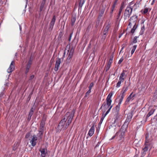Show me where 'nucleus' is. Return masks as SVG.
I'll return each instance as SVG.
<instances>
[{
    "label": "nucleus",
    "instance_id": "obj_1",
    "mask_svg": "<svg viewBox=\"0 0 157 157\" xmlns=\"http://www.w3.org/2000/svg\"><path fill=\"white\" fill-rule=\"evenodd\" d=\"M75 112L74 111L71 113L67 112L65 116V117L62 119L59 123L57 129L61 130L62 128L66 129L71 123L74 116Z\"/></svg>",
    "mask_w": 157,
    "mask_h": 157
},
{
    "label": "nucleus",
    "instance_id": "obj_2",
    "mask_svg": "<svg viewBox=\"0 0 157 157\" xmlns=\"http://www.w3.org/2000/svg\"><path fill=\"white\" fill-rule=\"evenodd\" d=\"M113 94L112 92L109 94L106 98V103H104L101 108L102 109V111L104 113L105 112V111L108 109V110L105 114L104 117L108 113L113 106L112 105H111L112 102L111 98Z\"/></svg>",
    "mask_w": 157,
    "mask_h": 157
},
{
    "label": "nucleus",
    "instance_id": "obj_3",
    "mask_svg": "<svg viewBox=\"0 0 157 157\" xmlns=\"http://www.w3.org/2000/svg\"><path fill=\"white\" fill-rule=\"evenodd\" d=\"M124 132L123 130H121L117 132L116 134L113 136L110 140H112L116 136H117V138L119 140H121L124 137Z\"/></svg>",
    "mask_w": 157,
    "mask_h": 157
},
{
    "label": "nucleus",
    "instance_id": "obj_4",
    "mask_svg": "<svg viewBox=\"0 0 157 157\" xmlns=\"http://www.w3.org/2000/svg\"><path fill=\"white\" fill-rule=\"evenodd\" d=\"M137 16L136 15H134L130 18L128 28H131L132 25L136 24L137 20Z\"/></svg>",
    "mask_w": 157,
    "mask_h": 157
},
{
    "label": "nucleus",
    "instance_id": "obj_5",
    "mask_svg": "<svg viewBox=\"0 0 157 157\" xmlns=\"http://www.w3.org/2000/svg\"><path fill=\"white\" fill-rule=\"evenodd\" d=\"M133 9L130 6H128L125 10L124 13V17L125 18V19L127 18V17L129 18L131 14Z\"/></svg>",
    "mask_w": 157,
    "mask_h": 157
},
{
    "label": "nucleus",
    "instance_id": "obj_6",
    "mask_svg": "<svg viewBox=\"0 0 157 157\" xmlns=\"http://www.w3.org/2000/svg\"><path fill=\"white\" fill-rule=\"evenodd\" d=\"M32 59L31 58V57H30V58L29 61L27 63V64L26 66V68L25 70V73L27 74L29 72V69L30 68L31 64L32 63Z\"/></svg>",
    "mask_w": 157,
    "mask_h": 157
},
{
    "label": "nucleus",
    "instance_id": "obj_7",
    "mask_svg": "<svg viewBox=\"0 0 157 157\" xmlns=\"http://www.w3.org/2000/svg\"><path fill=\"white\" fill-rule=\"evenodd\" d=\"M31 139L30 140V142L32 146L34 147L36 144V141L37 140L38 137L36 135H33L31 136Z\"/></svg>",
    "mask_w": 157,
    "mask_h": 157
},
{
    "label": "nucleus",
    "instance_id": "obj_8",
    "mask_svg": "<svg viewBox=\"0 0 157 157\" xmlns=\"http://www.w3.org/2000/svg\"><path fill=\"white\" fill-rule=\"evenodd\" d=\"M14 61H13L11 62L9 68L7 70V71L8 73H11L13 71L14 69Z\"/></svg>",
    "mask_w": 157,
    "mask_h": 157
},
{
    "label": "nucleus",
    "instance_id": "obj_9",
    "mask_svg": "<svg viewBox=\"0 0 157 157\" xmlns=\"http://www.w3.org/2000/svg\"><path fill=\"white\" fill-rule=\"evenodd\" d=\"M110 27V25L108 24L106 25L103 31V38L105 39L106 37V35L107 34L108 31Z\"/></svg>",
    "mask_w": 157,
    "mask_h": 157
},
{
    "label": "nucleus",
    "instance_id": "obj_10",
    "mask_svg": "<svg viewBox=\"0 0 157 157\" xmlns=\"http://www.w3.org/2000/svg\"><path fill=\"white\" fill-rule=\"evenodd\" d=\"M61 60L60 58H58L56 60L54 68V70L55 71H57L58 70L59 67V65L61 63Z\"/></svg>",
    "mask_w": 157,
    "mask_h": 157
},
{
    "label": "nucleus",
    "instance_id": "obj_11",
    "mask_svg": "<svg viewBox=\"0 0 157 157\" xmlns=\"http://www.w3.org/2000/svg\"><path fill=\"white\" fill-rule=\"evenodd\" d=\"M44 127L40 126L39 130V133L38 134L39 139H41L44 133Z\"/></svg>",
    "mask_w": 157,
    "mask_h": 157
},
{
    "label": "nucleus",
    "instance_id": "obj_12",
    "mask_svg": "<svg viewBox=\"0 0 157 157\" xmlns=\"http://www.w3.org/2000/svg\"><path fill=\"white\" fill-rule=\"evenodd\" d=\"M92 126L89 130L88 134L90 136H92L94 134L95 127L94 124H92Z\"/></svg>",
    "mask_w": 157,
    "mask_h": 157
},
{
    "label": "nucleus",
    "instance_id": "obj_13",
    "mask_svg": "<svg viewBox=\"0 0 157 157\" xmlns=\"http://www.w3.org/2000/svg\"><path fill=\"white\" fill-rule=\"evenodd\" d=\"M126 72V71L125 70L123 71L122 72L120 76L119 79L122 80V82H124L125 78L127 76V75L125 74V72Z\"/></svg>",
    "mask_w": 157,
    "mask_h": 157
},
{
    "label": "nucleus",
    "instance_id": "obj_14",
    "mask_svg": "<svg viewBox=\"0 0 157 157\" xmlns=\"http://www.w3.org/2000/svg\"><path fill=\"white\" fill-rule=\"evenodd\" d=\"M55 21L56 17L55 16H54L49 25V29H50L52 30V29L53 26L55 24Z\"/></svg>",
    "mask_w": 157,
    "mask_h": 157
},
{
    "label": "nucleus",
    "instance_id": "obj_15",
    "mask_svg": "<svg viewBox=\"0 0 157 157\" xmlns=\"http://www.w3.org/2000/svg\"><path fill=\"white\" fill-rule=\"evenodd\" d=\"M132 115L131 113H128L125 122V124H128L129 122L131 121L132 118Z\"/></svg>",
    "mask_w": 157,
    "mask_h": 157
},
{
    "label": "nucleus",
    "instance_id": "obj_16",
    "mask_svg": "<svg viewBox=\"0 0 157 157\" xmlns=\"http://www.w3.org/2000/svg\"><path fill=\"white\" fill-rule=\"evenodd\" d=\"M120 105L118 104V105L116 106L115 108L113 109V112L115 113V114H117L118 113V112L119 110Z\"/></svg>",
    "mask_w": 157,
    "mask_h": 157
},
{
    "label": "nucleus",
    "instance_id": "obj_17",
    "mask_svg": "<svg viewBox=\"0 0 157 157\" xmlns=\"http://www.w3.org/2000/svg\"><path fill=\"white\" fill-rule=\"evenodd\" d=\"M33 108H32L30 111L29 114L27 118V120L28 121H29L31 119V117L32 115L33 114Z\"/></svg>",
    "mask_w": 157,
    "mask_h": 157
},
{
    "label": "nucleus",
    "instance_id": "obj_18",
    "mask_svg": "<svg viewBox=\"0 0 157 157\" xmlns=\"http://www.w3.org/2000/svg\"><path fill=\"white\" fill-rule=\"evenodd\" d=\"M39 151L41 152V157H45V156L47 152H45V149H40Z\"/></svg>",
    "mask_w": 157,
    "mask_h": 157
},
{
    "label": "nucleus",
    "instance_id": "obj_19",
    "mask_svg": "<svg viewBox=\"0 0 157 157\" xmlns=\"http://www.w3.org/2000/svg\"><path fill=\"white\" fill-rule=\"evenodd\" d=\"M155 110V109L154 108L151 109L150 110L149 113L147 114L146 117L148 118L150 116L152 115L153 113Z\"/></svg>",
    "mask_w": 157,
    "mask_h": 157
},
{
    "label": "nucleus",
    "instance_id": "obj_20",
    "mask_svg": "<svg viewBox=\"0 0 157 157\" xmlns=\"http://www.w3.org/2000/svg\"><path fill=\"white\" fill-rule=\"evenodd\" d=\"M147 145V144H146L145 147L143 149V155H144L146 154V152L147 151L148 147Z\"/></svg>",
    "mask_w": 157,
    "mask_h": 157
},
{
    "label": "nucleus",
    "instance_id": "obj_21",
    "mask_svg": "<svg viewBox=\"0 0 157 157\" xmlns=\"http://www.w3.org/2000/svg\"><path fill=\"white\" fill-rule=\"evenodd\" d=\"M135 94H133V93H132L127 98L126 101H129L131 99H133V98L135 96Z\"/></svg>",
    "mask_w": 157,
    "mask_h": 157
},
{
    "label": "nucleus",
    "instance_id": "obj_22",
    "mask_svg": "<svg viewBox=\"0 0 157 157\" xmlns=\"http://www.w3.org/2000/svg\"><path fill=\"white\" fill-rule=\"evenodd\" d=\"M74 51V49L73 48H71L70 50L69 54L68 56H69L71 58L73 56Z\"/></svg>",
    "mask_w": 157,
    "mask_h": 157
},
{
    "label": "nucleus",
    "instance_id": "obj_23",
    "mask_svg": "<svg viewBox=\"0 0 157 157\" xmlns=\"http://www.w3.org/2000/svg\"><path fill=\"white\" fill-rule=\"evenodd\" d=\"M76 17H73L71 19V22L72 26H73L75 21Z\"/></svg>",
    "mask_w": 157,
    "mask_h": 157
},
{
    "label": "nucleus",
    "instance_id": "obj_24",
    "mask_svg": "<svg viewBox=\"0 0 157 157\" xmlns=\"http://www.w3.org/2000/svg\"><path fill=\"white\" fill-rule=\"evenodd\" d=\"M124 96H125V94L122 93V94L121 96V98L120 99L119 101V105H120V104H121V102L123 100V99Z\"/></svg>",
    "mask_w": 157,
    "mask_h": 157
},
{
    "label": "nucleus",
    "instance_id": "obj_25",
    "mask_svg": "<svg viewBox=\"0 0 157 157\" xmlns=\"http://www.w3.org/2000/svg\"><path fill=\"white\" fill-rule=\"evenodd\" d=\"M45 119H43L40 122V126H43L44 127L45 123Z\"/></svg>",
    "mask_w": 157,
    "mask_h": 157
},
{
    "label": "nucleus",
    "instance_id": "obj_26",
    "mask_svg": "<svg viewBox=\"0 0 157 157\" xmlns=\"http://www.w3.org/2000/svg\"><path fill=\"white\" fill-rule=\"evenodd\" d=\"M122 10H121V9H119V13H118V14L117 16V19H116V20L117 21H118L121 15V14L122 13Z\"/></svg>",
    "mask_w": 157,
    "mask_h": 157
},
{
    "label": "nucleus",
    "instance_id": "obj_27",
    "mask_svg": "<svg viewBox=\"0 0 157 157\" xmlns=\"http://www.w3.org/2000/svg\"><path fill=\"white\" fill-rule=\"evenodd\" d=\"M134 25V26L133 27V28L131 30V33H134V32L135 30L136 29V28H137V26L136 25H136Z\"/></svg>",
    "mask_w": 157,
    "mask_h": 157
},
{
    "label": "nucleus",
    "instance_id": "obj_28",
    "mask_svg": "<svg viewBox=\"0 0 157 157\" xmlns=\"http://www.w3.org/2000/svg\"><path fill=\"white\" fill-rule=\"evenodd\" d=\"M137 47L136 45H135L133 46V48L131 51V55H132V54L134 53V52H135L136 48Z\"/></svg>",
    "mask_w": 157,
    "mask_h": 157
},
{
    "label": "nucleus",
    "instance_id": "obj_29",
    "mask_svg": "<svg viewBox=\"0 0 157 157\" xmlns=\"http://www.w3.org/2000/svg\"><path fill=\"white\" fill-rule=\"evenodd\" d=\"M116 117L115 118L114 122H116L118 121L119 116H118V114H116Z\"/></svg>",
    "mask_w": 157,
    "mask_h": 157
},
{
    "label": "nucleus",
    "instance_id": "obj_30",
    "mask_svg": "<svg viewBox=\"0 0 157 157\" xmlns=\"http://www.w3.org/2000/svg\"><path fill=\"white\" fill-rule=\"evenodd\" d=\"M121 82H122V80L119 79V81L117 84L116 86L117 87H119L120 86Z\"/></svg>",
    "mask_w": 157,
    "mask_h": 157
},
{
    "label": "nucleus",
    "instance_id": "obj_31",
    "mask_svg": "<svg viewBox=\"0 0 157 157\" xmlns=\"http://www.w3.org/2000/svg\"><path fill=\"white\" fill-rule=\"evenodd\" d=\"M111 65V64L109 63H107V65L106 67V71H107L109 69Z\"/></svg>",
    "mask_w": 157,
    "mask_h": 157
},
{
    "label": "nucleus",
    "instance_id": "obj_32",
    "mask_svg": "<svg viewBox=\"0 0 157 157\" xmlns=\"http://www.w3.org/2000/svg\"><path fill=\"white\" fill-rule=\"evenodd\" d=\"M137 38L138 37L137 36H135L134 37L132 41V42L133 43H136L137 42Z\"/></svg>",
    "mask_w": 157,
    "mask_h": 157
},
{
    "label": "nucleus",
    "instance_id": "obj_33",
    "mask_svg": "<svg viewBox=\"0 0 157 157\" xmlns=\"http://www.w3.org/2000/svg\"><path fill=\"white\" fill-rule=\"evenodd\" d=\"M104 10H102L101 12L100 13L98 16L100 17H101L102 16V15L104 13Z\"/></svg>",
    "mask_w": 157,
    "mask_h": 157
},
{
    "label": "nucleus",
    "instance_id": "obj_34",
    "mask_svg": "<svg viewBox=\"0 0 157 157\" xmlns=\"http://www.w3.org/2000/svg\"><path fill=\"white\" fill-rule=\"evenodd\" d=\"M43 2L41 4V6H40V10L41 11L43 8V7H44V2Z\"/></svg>",
    "mask_w": 157,
    "mask_h": 157
},
{
    "label": "nucleus",
    "instance_id": "obj_35",
    "mask_svg": "<svg viewBox=\"0 0 157 157\" xmlns=\"http://www.w3.org/2000/svg\"><path fill=\"white\" fill-rule=\"evenodd\" d=\"M124 8V3H122L121 4V7L120 8V9H121L123 10V9Z\"/></svg>",
    "mask_w": 157,
    "mask_h": 157
},
{
    "label": "nucleus",
    "instance_id": "obj_36",
    "mask_svg": "<svg viewBox=\"0 0 157 157\" xmlns=\"http://www.w3.org/2000/svg\"><path fill=\"white\" fill-rule=\"evenodd\" d=\"M117 1H118V0H115L114 2L113 3V4L112 6L113 7H115V6L117 5Z\"/></svg>",
    "mask_w": 157,
    "mask_h": 157
},
{
    "label": "nucleus",
    "instance_id": "obj_37",
    "mask_svg": "<svg viewBox=\"0 0 157 157\" xmlns=\"http://www.w3.org/2000/svg\"><path fill=\"white\" fill-rule=\"evenodd\" d=\"M94 86V83L93 82H91L90 83V85L89 87V89H91Z\"/></svg>",
    "mask_w": 157,
    "mask_h": 157
},
{
    "label": "nucleus",
    "instance_id": "obj_38",
    "mask_svg": "<svg viewBox=\"0 0 157 157\" xmlns=\"http://www.w3.org/2000/svg\"><path fill=\"white\" fill-rule=\"evenodd\" d=\"M113 62V58H110L108 62V63L111 64Z\"/></svg>",
    "mask_w": 157,
    "mask_h": 157
},
{
    "label": "nucleus",
    "instance_id": "obj_39",
    "mask_svg": "<svg viewBox=\"0 0 157 157\" xmlns=\"http://www.w3.org/2000/svg\"><path fill=\"white\" fill-rule=\"evenodd\" d=\"M30 133H27L25 135V137L26 138H28L30 137Z\"/></svg>",
    "mask_w": 157,
    "mask_h": 157
},
{
    "label": "nucleus",
    "instance_id": "obj_40",
    "mask_svg": "<svg viewBox=\"0 0 157 157\" xmlns=\"http://www.w3.org/2000/svg\"><path fill=\"white\" fill-rule=\"evenodd\" d=\"M148 9L147 8H145V9H144V11H143V13L144 14H146L148 12Z\"/></svg>",
    "mask_w": 157,
    "mask_h": 157
},
{
    "label": "nucleus",
    "instance_id": "obj_41",
    "mask_svg": "<svg viewBox=\"0 0 157 157\" xmlns=\"http://www.w3.org/2000/svg\"><path fill=\"white\" fill-rule=\"evenodd\" d=\"M101 17H100L99 16H98V24H97V23L96 24V26H98V25L99 23V21L100 20V19H101Z\"/></svg>",
    "mask_w": 157,
    "mask_h": 157
},
{
    "label": "nucleus",
    "instance_id": "obj_42",
    "mask_svg": "<svg viewBox=\"0 0 157 157\" xmlns=\"http://www.w3.org/2000/svg\"><path fill=\"white\" fill-rule=\"evenodd\" d=\"M115 8V7H113L112 6V7L111 8V12H110V13L111 14H112V13H113V12L114 10V9Z\"/></svg>",
    "mask_w": 157,
    "mask_h": 157
},
{
    "label": "nucleus",
    "instance_id": "obj_43",
    "mask_svg": "<svg viewBox=\"0 0 157 157\" xmlns=\"http://www.w3.org/2000/svg\"><path fill=\"white\" fill-rule=\"evenodd\" d=\"M146 143H148L149 140L148 139V137L147 136V134H146Z\"/></svg>",
    "mask_w": 157,
    "mask_h": 157
},
{
    "label": "nucleus",
    "instance_id": "obj_44",
    "mask_svg": "<svg viewBox=\"0 0 157 157\" xmlns=\"http://www.w3.org/2000/svg\"><path fill=\"white\" fill-rule=\"evenodd\" d=\"M34 77V75H32L29 78V80H32L33 79Z\"/></svg>",
    "mask_w": 157,
    "mask_h": 157
},
{
    "label": "nucleus",
    "instance_id": "obj_45",
    "mask_svg": "<svg viewBox=\"0 0 157 157\" xmlns=\"http://www.w3.org/2000/svg\"><path fill=\"white\" fill-rule=\"evenodd\" d=\"M123 59L121 58L118 61V63L120 64L123 61Z\"/></svg>",
    "mask_w": 157,
    "mask_h": 157
},
{
    "label": "nucleus",
    "instance_id": "obj_46",
    "mask_svg": "<svg viewBox=\"0 0 157 157\" xmlns=\"http://www.w3.org/2000/svg\"><path fill=\"white\" fill-rule=\"evenodd\" d=\"M144 30H145V29H144V25L143 26H142V27H141V31H142V32H144Z\"/></svg>",
    "mask_w": 157,
    "mask_h": 157
},
{
    "label": "nucleus",
    "instance_id": "obj_47",
    "mask_svg": "<svg viewBox=\"0 0 157 157\" xmlns=\"http://www.w3.org/2000/svg\"><path fill=\"white\" fill-rule=\"evenodd\" d=\"M128 90V87H127L125 89L123 90V93H124L125 94V92L126 91Z\"/></svg>",
    "mask_w": 157,
    "mask_h": 157
},
{
    "label": "nucleus",
    "instance_id": "obj_48",
    "mask_svg": "<svg viewBox=\"0 0 157 157\" xmlns=\"http://www.w3.org/2000/svg\"><path fill=\"white\" fill-rule=\"evenodd\" d=\"M72 33H71L69 36V39H68L69 41H70L71 40V37L72 36Z\"/></svg>",
    "mask_w": 157,
    "mask_h": 157
},
{
    "label": "nucleus",
    "instance_id": "obj_49",
    "mask_svg": "<svg viewBox=\"0 0 157 157\" xmlns=\"http://www.w3.org/2000/svg\"><path fill=\"white\" fill-rule=\"evenodd\" d=\"M71 58L69 56H68L67 59V60L68 61V62H69L70 61V59Z\"/></svg>",
    "mask_w": 157,
    "mask_h": 157
},
{
    "label": "nucleus",
    "instance_id": "obj_50",
    "mask_svg": "<svg viewBox=\"0 0 157 157\" xmlns=\"http://www.w3.org/2000/svg\"><path fill=\"white\" fill-rule=\"evenodd\" d=\"M91 89H89V90L87 92L86 94H89L91 92Z\"/></svg>",
    "mask_w": 157,
    "mask_h": 157
},
{
    "label": "nucleus",
    "instance_id": "obj_51",
    "mask_svg": "<svg viewBox=\"0 0 157 157\" xmlns=\"http://www.w3.org/2000/svg\"><path fill=\"white\" fill-rule=\"evenodd\" d=\"M91 45V44L90 43L88 45V49H89V48L90 49V48Z\"/></svg>",
    "mask_w": 157,
    "mask_h": 157
},
{
    "label": "nucleus",
    "instance_id": "obj_52",
    "mask_svg": "<svg viewBox=\"0 0 157 157\" xmlns=\"http://www.w3.org/2000/svg\"><path fill=\"white\" fill-rule=\"evenodd\" d=\"M103 119L102 118H101V120H100V122L99 123V124H101L102 123V121H103Z\"/></svg>",
    "mask_w": 157,
    "mask_h": 157
},
{
    "label": "nucleus",
    "instance_id": "obj_53",
    "mask_svg": "<svg viewBox=\"0 0 157 157\" xmlns=\"http://www.w3.org/2000/svg\"><path fill=\"white\" fill-rule=\"evenodd\" d=\"M132 2H131L129 4L128 6H131L132 4Z\"/></svg>",
    "mask_w": 157,
    "mask_h": 157
},
{
    "label": "nucleus",
    "instance_id": "obj_54",
    "mask_svg": "<svg viewBox=\"0 0 157 157\" xmlns=\"http://www.w3.org/2000/svg\"><path fill=\"white\" fill-rule=\"evenodd\" d=\"M89 95V94H86V93L85 94V97H87V96L88 95Z\"/></svg>",
    "mask_w": 157,
    "mask_h": 157
},
{
    "label": "nucleus",
    "instance_id": "obj_55",
    "mask_svg": "<svg viewBox=\"0 0 157 157\" xmlns=\"http://www.w3.org/2000/svg\"><path fill=\"white\" fill-rule=\"evenodd\" d=\"M156 56L157 57V49L156 52Z\"/></svg>",
    "mask_w": 157,
    "mask_h": 157
},
{
    "label": "nucleus",
    "instance_id": "obj_56",
    "mask_svg": "<svg viewBox=\"0 0 157 157\" xmlns=\"http://www.w3.org/2000/svg\"><path fill=\"white\" fill-rule=\"evenodd\" d=\"M123 48H121V51H120V52H121V51H122V50H123Z\"/></svg>",
    "mask_w": 157,
    "mask_h": 157
},
{
    "label": "nucleus",
    "instance_id": "obj_57",
    "mask_svg": "<svg viewBox=\"0 0 157 157\" xmlns=\"http://www.w3.org/2000/svg\"><path fill=\"white\" fill-rule=\"evenodd\" d=\"M154 3V2H152V3H151V4L152 5L153 4V3Z\"/></svg>",
    "mask_w": 157,
    "mask_h": 157
},
{
    "label": "nucleus",
    "instance_id": "obj_58",
    "mask_svg": "<svg viewBox=\"0 0 157 157\" xmlns=\"http://www.w3.org/2000/svg\"><path fill=\"white\" fill-rule=\"evenodd\" d=\"M28 0H26V3H27V2H28Z\"/></svg>",
    "mask_w": 157,
    "mask_h": 157
},
{
    "label": "nucleus",
    "instance_id": "obj_59",
    "mask_svg": "<svg viewBox=\"0 0 157 157\" xmlns=\"http://www.w3.org/2000/svg\"><path fill=\"white\" fill-rule=\"evenodd\" d=\"M156 0H153V2H154Z\"/></svg>",
    "mask_w": 157,
    "mask_h": 157
},
{
    "label": "nucleus",
    "instance_id": "obj_60",
    "mask_svg": "<svg viewBox=\"0 0 157 157\" xmlns=\"http://www.w3.org/2000/svg\"><path fill=\"white\" fill-rule=\"evenodd\" d=\"M5 85H7V83H6L5 84Z\"/></svg>",
    "mask_w": 157,
    "mask_h": 157
}]
</instances>
